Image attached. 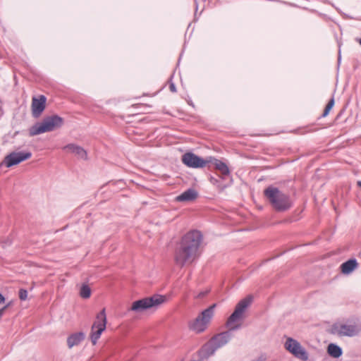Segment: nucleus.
<instances>
[{"instance_id":"7","label":"nucleus","mask_w":361,"mask_h":361,"mask_svg":"<svg viewBox=\"0 0 361 361\" xmlns=\"http://www.w3.org/2000/svg\"><path fill=\"white\" fill-rule=\"evenodd\" d=\"M166 302L164 295H154L133 302L129 311L139 313L150 308H157Z\"/></svg>"},{"instance_id":"24","label":"nucleus","mask_w":361,"mask_h":361,"mask_svg":"<svg viewBox=\"0 0 361 361\" xmlns=\"http://www.w3.org/2000/svg\"><path fill=\"white\" fill-rule=\"evenodd\" d=\"M7 308V306H4L2 308L0 309V319H1V317H3L6 310Z\"/></svg>"},{"instance_id":"26","label":"nucleus","mask_w":361,"mask_h":361,"mask_svg":"<svg viewBox=\"0 0 361 361\" xmlns=\"http://www.w3.org/2000/svg\"><path fill=\"white\" fill-rule=\"evenodd\" d=\"M205 294H206L205 292H200L198 294H197L195 297L196 298H201L204 297L205 295Z\"/></svg>"},{"instance_id":"10","label":"nucleus","mask_w":361,"mask_h":361,"mask_svg":"<svg viewBox=\"0 0 361 361\" xmlns=\"http://www.w3.org/2000/svg\"><path fill=\"white\" fill-rule=\"evenodd\" d=\"M32 154L29 152H14L8 154L4 160V164L8 168L17 165L30 159Z\"/></svg>"},{"instance_id":"15","label":"nucleus","mask_w":361,"mask_h":361,"mask_svg":"<svg viewBox=\"0 0 361 361\" xmlns=\"http://www.w3.org/2000/svg\"><path fill=\"white\" fill-rule=\"evenodd\" d=\"M231 338V334L229 332L226 331L213 337L211 339V341H212L216 349H218L226 345L230 341Z\"/></svg>"},{"instance_id":"2","label":"nucleus","mask_w":361,"mask_h":361,"mask_svg":"<svg viewBox=\"0 0 361 361\" xmlns=\"http://www.w3.org/2000/svg\"><path fill=\"white\" fill-rule=\"evenodd\" d=\"M331 331L339 336H356L361 332V322L355 317L341 319L332 325Z\"/></svg>"},{"instance_id":"17","label":"nucleus","mask_w":361,"mask_h":361,"mask_svg":"<svg viewBox=\"0 0 361 361\" xmlns=\"http://www.w3.org/2000/svg\"><path fill=\"white\" fill-rule=\"evenodd\" d=\"M357 266L356 259H351L341 265V270L343 274H349L356 269Z\"/></svg>"},{"instance_id":"23","label":"nucleus","mask_w":361,"mask_h":361,"mask_svg":"<svg viewBox=\"0 0 361 361\" xmlns=\"http://www.w3.org/2000/svg\"><path fill=\"white\" fill-rule=\"evenodd\" d=\"M19 298L21 300H25L27 298V292L25 289H20L19 290Z\"/></svg>"},{"instance_id":"28","label":"nucleus","mask_w":361,"mask_h":361,"mask_svg":"<svg viewBox=\"0 0 361 361\" xmlns=\"http://www.w3.org/2000/svg\"><path fill=\"white\" fill-rule=\"evenodd\" d=\"M5 301V298L0 293V304Z\"/></svg>"},{"instance_id":"22","label":"nucleus","mask_w":361,"mask_h":361,"mask_svg":"<svg viewBox=\"0 0 361 361\" xmlns=\"http://www.w3.org/2000/svg\"><path fill=\"white\" fill-rule=\"evenodd\" d=\"M334 105V99H331L325 107V109L323 113V116L325 117L329 114V112L331 110V109L333 108Z\"/></svg>"},{"instance_id":"3","label":"nucleus","mask_w":361,"mask_h":361,"mask_svg":"<svg viewBox=\"0 0 361 361\" xmlns=\"http://www.w3.org/2000/svg\"><path fill=\"white\" fill-rule=\"evenodd\" d=\"M252 296L247 295L237 303L233 312L226 322V327L229 330H237L241 326L242 322L245 317L246 311L252 304Z\"/></svg>"},{"instance_id":"16","label":"nucleus","mask_w":361,"mask_h":361,"mask_svg":"<svg viewBox=\"0 0 361 361\" xmlns=\"http://www.w3.org/2000/svg\"><path fill=\"white\" fill-rule=\"evenodd\" d=\"M198 196V193L194 189H188L176 197L177 202H190L195 200Z\"/></svg>"},{"instance_id":"30","label":"nucleus","mask_w":361,"mask_h":361,"mask_svg":"<svg viewBox=\"0 0 361 361\" xmlns=\"http://www.w3.org/2000/svg\"><path fill=\"white\" fill-rule=\"evenodd\" d=\"M360 44L361 45V38L359 40Z\"/></svg>"},{"instance_id":"12","label":"nucleus","mask_w":361,"mask_h":361,"mask_svg":"<svg viewBox=\"0 0 361 361\" xmlns=\"http://www.w3.org/2000/svg\"><path fill=\"white\" fill-rule=\"evenodd\" d=\"M47 99L44 95L34 97L32 99L31 110L35 118H38L44 111Z\"/></svg>"},{"instance_id":"9","label":"nucleus","mask_w":361,"mask_h":361,"mask_svg":"<svg viewBox=\"0 0 361 361\" xmlns=\"http://www.w3.org/2000/svg\"><path fill=\"white\" fill-rule=\"evenodd\" d=\"M106 322L105 309H103L97 314L91 328L90 338L93 345L97 343L102 332L106 329Z\"/></svg>"},{"instance_id":"18","label":"nucleus","mask_w":361,"mask_h":361,"mask_svg":"<svg viewBox=\"0 0 361 361\" xmlns=\"http://www.w3.org/2000/svg\"><path fill=\"white\" fill-rule=\"evenodd\" d=\"M85 338L82 333H78L71 335L68 338L67 343L69 348L78 345Z\"/></svg>"},{"instance_id":"4","label":"nucleus","mask_w":361,"mask_h":361,"mask_svg":"<svg viewBox=\"0 0 361 361\" xmlns=\"http://www.w3.org/2000/svg\"><path fill=\"white\" fill-rule=\"evenodd\" d=\"M264 193L272 207L277 211H286L291 206L289 197L275 187L267 188Z\"/></svg>"},{"instance_id":"20","label":"nucleus","mask_w":361,"mask_h":361,"mask_svg":"<svg viewBox=\"0 0 361 361\" xmlns=\"http://www.w3.org/2000/svg\"><path fill=\"white\" fill-rule=\"evenodd\" d=\"M214 165L215 168L221 173L222 175L226 176L229 173V169L224 162L217 159H214Z\"/></svg>"},{"instance_id":"8","label":"nucleus","mask_w":361,"mask_h":361,"mask_svg":"<svg viewBox=\"0 0 361 361\" xmlns=\"http://www.w3.org/2000/svg\"><path fill=\"white\" fill-rule=\"evenodd\" d=\"M285 350L293 357L300 361H308L310 360V353L302 343L292 338L287 337L283 343Z\"/></svg>"},{"instance_id":"6","label":"nucleus","mask_w":361,"mask_h":361,"mask_svg":"<svg viewBox=\"0 0 361 361\" xmlns=\"http://www.w3.org/2000/svg\"><path fill=\"white\" fill-rule=\"evenodd\" d=\"M62 118L58 116H52L45 118L42 122L32 126L29 129L30 136L37 135L47 132L53 131L63 125Z\"/></svg>"},{"instance_id":"1","label":"nucleus","mask_w":361,"mask_h":361,"mask_svg":"<svg viewBox=\"0 0 361 361\" xmlns=\"http://www.w3.org/2000/svg\"><path fill=\"white\" fill-rule=\"evenodd\" d=\"M202 240V234L197 231L188 232L184 235L175 255V262L178 266L190 264L200 255Z\"/></svg>"},{"instance_id":"13","label":"nucleus","mask_w":361,"mask_h":361,"mask_svg":"<svg viewBox=\"0 0 361 361\" xmlns=\"http://www.w3.org/2000/svg\"><path fill=\"white\" fill-rule=\"evenodd\" d=\"M216 350V348L210 340L205 345H204L199 351V361H204V360H207L210 356L213 355Z\"/></svg>"},{"instance_id":"29","label":"nucleus","mask_w":361,"mask_h":361,"mask_svg":"<svg viewBox=\"0 0 361 361\" xmlns=\"http://www.w3.org/2000/svg\"><path fill=\"white\" fill-rule=\"evenodd\" d=\"M357 185L361 187V181H358Z\"/></svg>"},{"instance_id":"5","label":"nucleus","mask_w":361,"mask_h":361,"mask_svg":"<svg viewBox=\"0 0 361 361\" xmlns=\"http://www.w3.org/2000/svg\"><path fill=\"white\" fill-rule=\"evenodd\" d=\"M215 307V304L211 305L202 311L196 318L190 320L188 323L189 329L196 334L204 331L214 317Z\"/></svg>"},{"instance_id":"25","label":"nucleus","mask_w":361,"mask_h":361,"mask_svg":"<svg viewBox=\"0 0 361 361\" xmlns=\"http://www.w3.org/2000/svg\"><path fill=\"white\" fill-rule=\"evenodd\" d=\"M251 361H266V357L264 356H260Z\"/></svg>"},{"instance_id":"14","label":"nucleus","mask_w":361,"mask_h":361,"mask_svg":"<svg viewBox=\"0 0 361 361\" xmlns=\"http://www.w3.org/2000/svg\"><path fill=\"white\" fill-rule=\"evenodd\" d=\"M63 149L67 153L78 156L80 159H85L87 157L85 150L82 147L75 144H68L63 147Z\"/></svg>"},{"instance_id":"19","label":"nucleus","mask_w":361,"mask_h":361,"mask_svg":"<svg viewBox=\"0 0 361 361\" xmlns=\"http://www.w3.org/2000/svg\"><path fill=\"white\" fill-rule=\"evenodd\" d=\"M327 351L331 356L335 358L339 357L342 355L341 348L338 345L334 343L329 345Z\"/></svg>"},{"instance_id":"27","label":"nucleus","mask_w":361,"mask_h":361,"mask_svg":"<svg viewBox=\"0 0 361 361\" xmlns=\"http://www.w3.org/2000/svg\"><path fill=\"white\" fill-rule=\"evenodd\" d=\"M171 92H175L176 91L174 84L171 83L169 87Z\"/></svg>"},{"instance_id":"21","label":"nucleus","mask_w":361,"mask_h":361,"mask_svg":"<svg viewBox=\"0 0 361 361\" xmlns=\"http://www.w3.org/2000/svg\"><path fill=\"white\" fill-rule=\"evenodd\" d=\"M80 295L82 298H89L91 295L90 288L87 285L83 284L80 290Z\"/></svg>"},{"instance_id":"11","label":"nucleus","mask_w":361,"mask_h":361,"mask_svg":"<svg viewBox=\"0 0 361 361\" xmlns=\"http://www.w3.org/2000/svg\"><path fill=\"white\" fill-rule=\"evenodd\" d=\"M211 161V158L204 160L191 152L185 153L182 157L183 163L192 168H202Z\"/></svg>"}]
</instances>
